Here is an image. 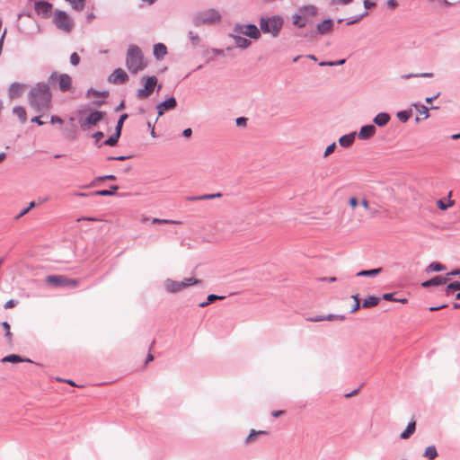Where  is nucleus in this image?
Returning <instances> with one entry per match:
<instances>
[{
  "instance_id": "nucleus-1",
  "label": "nucleus",
  "mask_w": 460,
  "mask_h": 460,
  "mask_svg": "<svg viewBox=\"0 0 460 460\" xmlns=\"http://www.w3.org/2000/svg\"><path fill=\"white\" fill-rule=\"evenodd\" d=\"M29 102L31 106L37 111L49 110L51 104L49 87L45 84H38L35 85L29 94Z\"/></svg>"
},
{
  "instance_id": "nucleus-2",
  "label": "nucleus",
  "mask_w": 460,
  "mask_h": 460,
  "mask_svg": "<svg viewBox=\"0 0 460 460\" xmlns=\"http://www.w3.org/2000/svg\"><path fill=\"white\" fill-rule=\"evenodd\" d=\"M126 66L132 74H137L146 68V63L138 47L129 46L127 52Z\"/></svg>"
},
{
  "instance_id": "nucleus-3",
  "label": "nucleus",
  "mask_w": 460,
  "mask_h": 460,
  "mask_svg": "<svg viewBox=\"0 0 460 460\" xmlns=\"http://www.w3.org/2000/svg\"><path fill=\"white\" fill-rule=\"evenodd\" d=\"M48 285L53 287H69L76 288L79 286V280L76 279H70L65 275H49L45 279Z\"/></svg>"
},
{
  "instance_id": "nucleus-4",
  "label": "nucleus",
  "mask_w": 460,
  "mask_h": 460,
  "mask_svg": "<svg viewBox=\"0 0 460 460\" xmlns=\"http://www.w3.org/2000/svg\"><path fill=\"white\" fill-rule=\"evenodd\" d=\"M53 22L59 30L66 32L71 31L74 27L73 20L66 12L60 10L54 13Z\"/></svg>"
},
{
  "instance_id": "nucleus-5",
  "label": "nucleus",
  "mask_w": 460,
  "mask_h": 460,
  "mask_svg": "<svg viewBox=\"0 0 460 460\" xmlns=\"http://www.w3.org/2000/svg\"><path fill=\"white\" fill-rule=\"evenodd\" d=\"M141 83L143 84V88L137 90V96L138 99L144 100L149 97L155 91L157 85V78L155 75L144 76L141 78Z\"/></svg>"
},
{
  "instance_id": "nucleus-6",
  "label": "nucleus",
  "mask_w": 460,
  "mask_h": 460,
  "mask_svg": "<svg viewBox=\"0 0 460 460\" xmlns=\"http://www.w3.org/2000/svg\"><path fill=\"white\" fill-rule=\"evenodd\" d=\"M261 29L264 33L277 36L282 27V20L279 17L261 20Z\"/></svg>"
},
{
  "instance_id": "nucleus-7",
  "label": "nucleus",
  "mask_w": 460,
  "mask_h": 460,
  "mask_svg": "<svg viewBox=\"0 0 460 460\" xmlns=\"http://www.w3.org/2000/svg\"><path fill=\"white\" fill-rule=\"evenodd\" d=\"M234 33L243 34L252 39H259L261 36L260 30L253 24H238L234 29Z\"/></svg>"
},
{
  "instance_id": "nucleus-8",
  "label": "nucleus",
  "mask_w": 460,
  "mask_h": 460,
  "mask_svg": "<svg viewBox=\"0 0 460 460\" xmlns=\"http://www.w3.org/2000/svg\"><path fill=\"white\" fill-rule=\"evenodd\" d=\"M51 78L58 83V87L62 92L69 91L72 88V79L66 74H53Z\"/></svg>"
},
{
  "instance_id": "nucleus-9",
  "label": "nucleus",
  "mask_w": 460,
  "mask_h": 460,
  "mask_svg": "<svg viewBox=\"0 0 460 460\" xmlns=\"http://www.w3.org/2000/svg\"><path fill=\"white\" fill-rule=\"evenodd\" d=\"M105 116V112L102 111H93L90 113L84 120L81 121L82 128H90L92 126L97 125Z\"/></svg>"
},
{
  "instance_id": "nucleus-10",
  "label": "nucleus",
  "mask_w": 460,
  "mask_h": 460,
  "mask_svg": "<svg viewBox=\"0 0 460 460\" xmlns=\"http://www.w3.org/2000/svg\"><path fill=\"white\" fill-rule=\"evenodd\" d=\"M108 80L111 84H120L128 81V75L122 68H117L109 76Z\"/></svg>"
},
{
  "instance_id": "nucleus-11",
  "label": "nucleus",
  "mask_w": 460,
  "mask_h": 460,
  "mask_svg": "<svg viewBox=\"0 0 460 460\" xmlns=\"http://www.w3.org/2000/svg\"><path fill=\"white\" fill-rule=\"evenodd\" d=\"M27 89V85L20 83H13L10 85L8 89V96L11 100L17 99L21 97L25 90Z\"/></svg>"
},
{
  "instance_id": "nucleus-12",
  "label": "nucleus",
  "mask_w": 460,
  "mask_h": 460,
  "mask_svg": "<svg viewBox=\"0 0 460 460\" xmlns=\"http://www.w3.org/2000/svg\"><path fill=\"white\" fill-rule=\"evenodd\" d=\"M35 11L39 15L47 18L52 11V4L46 1H38L35 3Z\"/></svg>"
},
{
  "instance_id": "nucleus-13",
  "label": "nucleus",
  "mask_w": 460,
  "mask_h": 460,
  "mask_svg": "<svg viewBox=\"0 0 460 460\" xmlns=\"http://www.w3.org/2000/svg\"><path fill=\"white\" fill-rule=\"evenodd\" d=\"M177 105L176 99L173 97H171L164 102L159 103L157 105V113L158 117H161L164 111L173 110Z\"/></svg>"
},
{
  "instance_id": "nucleus-14",
  "label": "nucleus",
  "mask_w": 460,
  "mask_h": 460,
  "mask_svg": "<svg viewBox=\"0 0 460 460\" xmlns=\"http://www.w3.org/2000/svg\"><path fill=\"white\" fill-rule=\"evenodd\" d=\"M376 129L374 125L363 126L358 132V137L363 140L368 139L376 134Z\"/></svg>"
},
{
  "instance_id": "nucleus-15",
  "label": "nucleus",
  "mask_w": 460,
  "mask_h": 460,
  "mask_svg": "<svg viewBox=\"0 0 460 460\" xmlns=\"http://www.w3.org/2000/svg\"><path fill=\"white\" fill-rule=\"evenodd\" d=\"M164 288L166 291L169 293H178L181 291L180 281L173 280L171 279H168L164 281Z\"/></svg>"
},
{
  "instance_id": "nucleus-16",
  "label": "nucleus",
  "mask_w": 460,
  "mask_h": 460,
  "mask_svg": "<svg viewBox=\"0 0 460 460\" xmlns=\"http://www.w3.org/2000/svg\"><path fill=\"white\" fill-rule=\"evenodd\" d=\"M451 195H452V192H449L447 199H438L436 201L437 207L440 210L445 211V210L452 208L455 205V201L453 199H451Z\"/></svg>"
},
{
  "instance_id": "nucleus-17",
  "label": "nucleus",
  "mask_w": 460,
  "mask_h": 460,
  "mask_svg": "<svg viewBox=\"0 0 460 460\" xmlns=\"http://www.w3.org/2000/svg\"><path fill=\"white\" fill-rule=\"evenodd\" d=\"M447 279H448L446 278V277L436 276L433 279L423 282L421 285L424 288H429V287H431V286L444 285V284H446L447 282Z\"/></svg>"
},
{
  "instance_id": "nucleus-18",
  "label": "nucleus",
  "mask_w": 460,
  "mask_h": 460,
  "mask_svg": "<svg viewBox=\"0 0 460 460\" xmlns=\"http://www.w3.org/2000/svg\"><path fill=\"white\" fill-rule=\"evenodd\" d=\"M414 107L418 112V117L416 118L417 121L423 120L429 118V109L426 106L421 104H416L414 105Z\"/></svg>"
},
{
  "instance_id": "nucleus-19",
  "label": "nucleus",
  "mask_w": 460,
  "mask_h": 460,
  "mask_svg": "<svg viewBox=\"0 0 460 460\" xmlns=\"http://www.w3.org/2000/svg\"><path fill=\"white\" fill-rule=\"evenodd\" d=\"M268 434H269V431H267V430L252 429L250 434L248 435V437L245 439V444L249 445V444L253 443L257 439V437L259 435H268Z\"/></svg>"
},
{
  "instance_id": "nucleus-20",
  "label": "nucleus",
  "mask_w": 460,
  "mask_h": 460,
  "mask_svg": "<svg viewBox=\"0 0 460 460\" xmlns=\"http://www.w3.org/2000/svg\"><path fill=\"white\" fill-rule=\"evenodd\" d=\"M389 120L390 116L385 112L378 113L374 119V122L379 127L385 126L389 122Z\"/></svg>"
},
{
  "instance_id": "nucleus-21",
  "label": "nucleus",
  "mask_w": 460,
  "mask_h": 460,
  "mask_svg": "<svg viewBox=\"0 0 460 460\" xmlns=\"http://www.w3.org/2000/svg\"><path fill=\"white\" fill-rule=\"evenodd\" d=\"M167 53V49L163 43H158L154 46V55L157 59H162Z\"/></svg>"
},
{
  "instance_id": "nucleus-22",
  "label": "nucleus",
  "mask_w": 460,
  "mask_h": 460,
  "mask_svg": "<svg viewBox=\"0 0 460 460\" xmlns=\"http://www.w3.org/2000/svg\"><path fill=\"white\" fill-rule=\"evenodd\" d=\"M332 20H324L323 22H321L318 26H317V30L319 31V33L321 34H325V33H328L330 31H332Z\"/></svg>"
},
{
  "instance_id": "nucleus-23",
  "label": "nucleus",
  "mask_w": 460,
  "mask_h": 460,
  "mask_svg": "<svg viewBox=\"0 0 460 460\" xmlns=\"http://www.w3.org/2000/svg\"><path fill=\"white\" fill-rule=\"evenodd\" d=\"M355 140V133L344 135L339 139V143L343 147L350 146Z\"/></svg>"
},
{
  "instance_id": "nucleus-24",
  "label": "nucleus",
  "mask_w": 460,
  "mask_h": 460,
  "mask_svg": "<svg viewBox=\"0 0 460 460\" xmlns=\"http://www.w3.org/2000/svg\"><path fill=\"white\" fill-rule=\"evenodd\" d=\"M233 38H234V42L238 48L246 49L251 44V41L249 40L240 36V34L236 33L235 35H233Z\"/></svg>"
},
{
  "instance_id": "nucleus-25",
  "label": "nucleus",
  "mask_w": 460,
  "mask_h": 460,
  "mask_svg": "<svg viewBox=\"0 0 460 460\" xmlns=\"http://www.w3.org/2000/svg\"><path fill=\"white\" fill-rule=\"evenodd\" d=\"M25 361L31 362L30 359L22 358V357H20L19 355H16V354L8 355L2 358V362H4V363H7V362L20 363V362H25Z\"/></svg>"
},
{
  "instance_id": "nucleus-26",
  "label": "nucleus",
  "mask_w": 460,
  "mask_h": 460,
  "mask_svg": "<svg viewBox=\"0 0 460 460\" xmlns=\"http://www.w3.org/2000/svg\"><path fill=\"white\" fill-rule=\"evenodd\" d=\"M13 113L18 117V119H20V121L22 123H24L26 120H27V113H26V111L23 107L22 106H15L13 109Z\"/></svg>"
},
{
  "instance_id": "nucleus-27",
  "label": "nucleus",
  "mask_w": 460,
  "mask_h": 460,
  "mask_svg": "<svg viewBox=\"0 0 460 460\" xmlns=\"http://www.w3.org/2000/svg\"><path fill=\"white\" fill-rule=\"evenodd\" d=\"M415 426H416V422L413 420V421H411L406 429L401 434V438L402 439H407L408 438H410L415 431Z\"/></svg>"
},
{
  "instance_id": "nucleus-28",
  "label": "nucleus",
  "mask_w": 460,
  "mask_h": 460,
  "mask_svg": "<svg viewBox=\"0 0 460 460\" xmlns=\"http://www.w3.org/2000/svg\"><path fill=\"white\" fill-rule=\"evenodd\" d=\"M379 303V298L376 296H369L366 299H364L362 303V306L364 308H370L377 305Z\"/></svg>"
},
{
  "instance_id": "nucleus-29",
  "label": "nucleus",
  "mask_w": 460,
  "mask_h": 460,
  "mask_svg": "<svg viewBox=\"0 0 460 460\" xmlns=\"http://www.w3.org/2000/svg\"><path fill=\"white\" fill-rule=\"evenodd\" d=\"M222 195L221 193H216V194H205L202 196H195L188 198V200L190 201H196V200H206V199H212L216 198H220Z\"/></svg>"
},
{
  "instance_id": "nucleus-30",
  "label": "nucleus",
  "mask_w": 460,
  "mask_h": 460,
  "mask_svg": "<svg viewBox=\"0 0 460 460\" xmlns=\"http://www.w3.org/2000/svg\"><path fill=\"white\" fill-rule=\"evenodd\" d=\"M446 270V266L439 262H432L426 268V272H433V271H443Z\"/></svg>"
},
{
  "instance_id": "nucleus-31",
  "label": "nucleus",
  "mask_w": 460,
  "mask_h": 460,
  "mask_svg": "<svg viewBox=\"0 0 460 460\" xmlns=\"http://www.w3.org/2000/svg\"><path fill=\"white\" fill-rule=\"evenodd\" d=\"M424 456L429 460H434L438 456L436 447L434 446L428 447L424 452Z\"/></svg>"
},
{
  "instance_id": "nucleus-32",
  "label": "nucleus",
  "mask_w": 460,
  "mask_h": 460,
  "mask_svg": "<svg viewBox=\"0 0 460 460\" xmlns=\"http://www.w3.org/2000/svg\"><path fill=\"white\" fill-rule=\"evenodd\" d=\"M119 189L117 185H113L111 187V190H97L94 192V195L97 196H111L114 195L116 190Z\"/></svg>"
},
{
  "instance_id": "nucleus-33",
  "label": "nucleus",
  "mask_w": 460,
  "mask_h": 460,
  "mask_svg": "<svg viewBox=\"0 0 460 460\" xmlns=\"http://www.w3.org/2000/svg\"><path fill=\"white\" fill-rule=\"evenodd\" d=\"M152 224H170V225H181V221L179 220H172V219H162L154 217L152 219Z\"/></svg>"
},
{
  "instance_id": "nucleus-34",
  "label": "nucleus",
  "mask_w": 460,
  "mask_h": 460,
  "mask_svg": "<svg viewBox=\"0 0 460 460\" xmlns=\"http://www.w3.org/2000/svg\"><path fill=\"white\" fill-rule=\"evenodd\" d=\"M382 271L381 268L373 269L369 270H362L359 271L357 275L358 276H365V277H374L379 274Z\"/></svg>"
},
{
  "instance_id": "nucleus-35",
  "label": "nucleus",
  "mask_w": 460,
  "mask_h": 460,
  "mask_svg": "<svg viewBox=\"0 0 460 460\" xmlns=\"http://www.w3.org/2000/svg\"><path fill=\"white\" fill-rule=\"evenodd\" d=\"M364 6H365V10H368L370 8L375 7L376 6V3L375 2H371L369 0H365L364 1ZM367 14V12L365 11L358 19H356L355 21L349 22V24L354 23L355 22L358 21L359 19H361L362 17H364Z\"/></svg>"
},
{
  "instance_id": "nucleus-36",
  "label": "nucleus",
  "mask_w": 460,
  "mask_h": 460,
  "mask_svg": "<svg viewBox=\"0 0 460 460\" xmlns=\"http://www.w3.org/2000/svg\"><path fill=\"white\" fill-rule=\"evenodd\" d=\"M219 19H220L219 14L215 11H211V12H209V16L203 18L202 21L204 22L212 23V22L219 21Z\"/></svg>"
},
{
  "instance_id": "nucleus-37",
  "label": "nucleus",
  "mask_w": 460,
  "mask_h": 460,
  "mask_svg": "<svg viewBox=\"0 0 460 460\" xmlns=\"http://www.w3.org/2000/svg\"><path fill=\"white\" fill-rule=\"evenodd\" d=\"M455 290H460V282L459 281H454L450 284H448L446 288V294L448 296L452 294Z\"/></svg>"
},
{
  "instance_id": "nucleus-38",
  "label": "nucleus",
  "mask_w": 460,
  "mask_h": 460,
  "mask_svg": "<svg viewBox=\"0 0 460 460\" xmlns=\"http://www.w3.org/2000/svg\"><path fill=\"white\" fill-rule=\"evenodd\" d=\"M76 11H82L84 7V0H66Z\"/></svg>"
},
{
  "instance_id": "nucleus-39",
  "label": "nucleus",
  "mask_w": 460,
  "mask_h": 460,
  "mask_svg": "<svg viewBox=\"0 0 460 460\" xmlns=\"http://www.w3.org/2000/svg\"><path fill=\"white\" fill-rule=\"evenodd\" d=\"M119 136H120V133H119V131H118V130H116V133H115L113 136L110 137L105 141V143H104V144H105V145H107V146H116V145H117V143H118V140H119Z\"/></svg>"
},
{
  "instance_id": "nucleus-40",
  "label": "nucleus",
  "mask_w": 460,
  "mask_h": 460,
  "mask_svg": "<svg viewBox=\"0 0 460 460\" xmlns=\"http://www.w3.org/2000/svg\"><path fill=\"white\" fill-rule=\"evenodd\" d=\"M411 116V111H402L397 113L398 119L402 122H406Z\"/></svg>"
},
{
  "instance_id": "nucleus-41",
  "label": "nucleus",
  "mask_w": 460,
  "mask_h": 460,
  "mask_svg": "<svg viewBox=\"0 0 460 460\" xmlns=\"http://www.w3.org/2000/svg\"><path fill=\"white\" fill-rule=\"evenodd\" d=\"M360 199L357 196H351L348 199V204L352 210L359 205Z\"/></svg>"
},
{
  "instance_id": "nucleus-42",
  "label": "nucleus",
  "mask_w": 460,
  "mask_h": 460,
  "mask_svg": "<svg viewBox=\"0 0 460 460\" xmlns=\"http://www.w3.org/2000/svg\"><path fill=\"white\" fill-rule=\"evenodd\" d=\"M2 326L5 331V337L8 340L9 342L12 341L13 339V333L11 332L10 324L7 322L2 323Z\"/></svg>"
},
{
  "instance_id": "nucleus-43",
  "label": "nucleus",
  "mask_w": 460,
  "mask_h": 460,
  "mask_svg": "<svg viewBox=\"0 0 460 460\" xmlns=\"http://www.w3.org/2000/svg\"><path fill=\"white\" fill-rule=\"evenodd\" d=\"M342 320H344V316H342V315L332 314L324 315V321L332 322V321H342Z\"/></svg>"
},
{
  "instance_id": "nucleus-44",
  "label": "nucleus",
  "mask_w": 460,
  "mask_h": 460,
  "mask_svg": "<svg viewBox=\"0 0 460 460\" xmlns=\"http://www.w3.org/2000/svg\"><path fill=\"white\" fill-rule=\"evenodd\" d=\"M183 280L186 283L188 288L190 287V286H194V285H198V284L201 283L200 279H195L193 277L186 278Z\"/></svg>"
},
{
  "instance_id": "nucleus-45",
  "label": "nucleus",
  "mask_w": 460,
  "mask_h": 460,
  "mask_svg": "<svg viewBox=\"0 0 460 460\" xmlns=\"http://www.w3.org/2000/svg\"><path fill=\"white\" fill-rule=\"evenodd\" d=\"M128 118V114H122L118 121V124H117V127H116V130L119 131V133H121V128H122V126H123V123L124 121L127 119Z\"/></svg>"
},
{
  "instance_id": "nucleus-46",
  "label": "nucleus",
  "mask_w": 460,
  "mask_h": 460,
  "mask_svg": "<svg viewBox=\"0 0 460 460\" xmlns=\"http://www.w3.org/2000/svg\"><path fill=\"white\" fill-rule=\"evenodd\" d=\"M336 148V144L332 143L330 146H328L324 151L323 156L328 157L330 155H332Z\"/></svg>"
},
{
  "instance_id": "nucleus-47",
  "label": "nucleus",
  "mask_w": 460,
  "mask_h": 460,
  "mask_svg": "<svg viewBox=\"0 0 460 460\" xmlns=\"http://www.w3.org/2000/svg\"><path fill=\"white\" fill-rule=\"evenodd\" d=\"M70 62L73 66H77L80 62V57L77 53H72L70 56Z\"/></svg>"
},
{
  "instance_id": "nucleus-48",
  "label": "nucleus",
  "mask_w": 460,
  "mask_h": 460,
  "mask_svg": "<svg viewBox=\"0 0 460 460\" xmlns=\"http://www.w3.org/2000/svg\"><path fill=\"white\" fill-rule=\"evenodd\" d=\"M411 76L432 77L433 74L432 73H423V74H420V75H404L402 77L404 78V79H408V78H410Z\"/></svg>"
},
{
  "instance_id": "nucleus-49",
  "label": "nucleus",
  "mask_w": 460,
  "mask_h": 460,
  "mask_svg": "<svg viewBox=\"0 0 460 460\" xmlns=\"http://www.w3.org/2000/svg\"><path fill=\"white\" fill-rule=\"evenodd\" d=\"M294 23L298 27L305 26V20L300 16L296 17Z\"/></svg>"
},
{
  "instance_id": "nucleus-50",
  "label": "nucleus",
  "mask_w": 460,
  "mask_h": 460,
  "mask_svg": "<svg viewBox=\"0 0 460 460\" xmlns=\"http://www.w3.org/2000/svg\"><path fill=\"white\" fill-rule=\"evenodd\" d=\"M306 321L311 322V323L323 322V321H324V315L308 317V318H306Z\"/></svg>"
},
{
  "instance_id": "nucleus-51",
  "label": "nucleus",
  "mask_w": 460,
  "mask_h": 460,
  "mask_svg": "<svg viewBox=\"0 0 460 460\" xmlns=\"http://www.w3.org/2000/svg\"><path fill=\"white\" fill-rule=\"evenodd\" d=\"M359 205L363 207L367 211L370 208V204L367 199L363 198L359 201Z\"/></svg>"
},
{
  "instance_id": "nucleus-52",
  "label": "nucleus",
  "mask_w": 460,
  "mask_h": 460,
  "mask_svg": "<svg viewBox=\"0 0 460 460\" xmlns=\"http://www.w3.org/2000/svg\"><path fill=\"white\" fill-rule=\"evenodd\" d=\"M17 302L13 299H10L8 300L5 304H4V308L5 309H11L13 307H14L16 305Z\"/></svg>"
},
{
  "instance_id": "nucleus-53",
  "label": "nucleus",
  "mask_w": 460,
  "mask_h": 460,
  "mask_svg": "<svg viewBox=\"0 0 460 460\" xmlns=\"http://www.w3.org/2000/svg\"><path fill=\"white\" fill-rule=\"evenodd\" d=\"M224 296H217V295H209L207 298L208 300V303H213L214 301L216 300H218V299H223Z\"/></svg>"
},
{
  "instance_id": "nucleus-54",
  "label": "nucleus",
  "mask_w": 460,
  "mask_h": 460,
  "mask_svg": "<svg viewBox=\"0 0 460 460\" xmlns=\"http://www.w3.org/2000/svg\"><path fill=\"white\" fill-rule=\"evenodd\" d=\"M353 298L355 300V305H353V308L351 309L352 313L356 312L359 308L358 296V295L353 296Z\"/></svg>"
},
{
  "instance_id": "nucleus-55",
  "label": "nucleus",
  "mask_w": 460,
  "mask_h": 460,
  "mask_svg": "<svg viewBox=\"0 0 460 460\" xmlns=\"http://www.w3.org/2000/svg\"><path fill=\"white\" fill-rule=\"evenodd\" d=\"M246 119L243 117H240L236 119V125L239 127H244L246 125Z\"/></svg>"
},
{
  "instance_id": "nucleus-56",
  "label": "nucleus",
  "mask_w": 460,
  "mask_h": 460,
  "mask_svg": "<svg viewBox=\"0 0 460 460\" xmlns=\"http://www.w3.org/2000/svg\"><path fill=\"white\" fill-rule=\"evenodd\" d=\"M50 122L51 123L62 124L63 123V119L61 118L58 117V116H51Z\"/></svg>"
},
{
  "instance_id": "nucleus-57",
  "label": "nucleus",
  "mask_w": 460,
  "mask_h": 460,
  "mask_svg": "<svg viewBox=\"0 0 460 460\" xmlns=\"http://www.w3.org/2000/svg\"><path fill=\"white\" fill-rule=\"evenodd\" d=\"M383 299L389 300V301H394V295L392 293L384 294Z\"/></svg>"
},
{
  "instance_id": "nucleus-58",
  "label": "nucleus",
  "mask_w": 460,
  "mask_h": 460,
  "mask_svg": "<svg viewBox=\"0 0 460 460\" xmlns=\"http://www.w3.org/2000/svg\"><path fill=\"white\" fill-rule=\"evenodd\" d=\"M332 2L336 4H348L352 2V0H332Z\"/></svg>"
},
{
  "instance_id": "nucleus-59",
  "label": "nucleus",
  "mask_w": 460,
  "mask_h": 460,
  "mask_svg": "<svg viewBox=\"0 0 460 460\" xmlns=\"http://www.w3.org/2000/svg\"><path fill=\"white\" fill-rule=\"evenodd\" d=\"M367 211L370 217H376L379 214V211L377 209L372 208H370Z\"/></svg>"
},
{
  "instance_id": "nucleus-60",
  "label": "nucleus",
  "mask_w": 460,
  "mask_h": 460,
  "mask_svg": "<svg viewBox=\"0 0 460 460\" xmlns=\"http://www.w3.org/2000/svg\"><path fill=\"white\" fill-rule=\"evenodd\" d=\"M387 5H388L389 8L394 9V8H395L397 6V3H396L395 0H389L387 2Z\"/></svg>"
},
{
  "instance_id": "nucleus-61",
  "label": "nucleus",
  "mask_w": 460,
  "mask_h": 460,
  "mask_svg": "<svg viewBox=\"0 0 460 460\" xmlns=\"http://www.w3.org/2000/svg\"><path fill=\"white\" fill-rule=\"evenodd\" d=\"M182 134L185 137H190L192 134V130H191V128H186L183 130Z\"/></svg>"
},
{
  "instance_id": "nucleus-62",
  "label": "nucleus",
  "mask_w": 460,
  "mask_h": 460,
  "mask_svg": "<svg viewBox=\"0 0 460 460\" xmlns=\"http://www.w3.org/2000/svg\"><path fill=\"white\" fill-rule=\"evenodd\" d=\"M284 412H285L284 411H272V413H271V414H272V416H273L274 418H278V417H279V416L283 415V414H284Z\"/></svg>"
},
{
  "instance_id": "nucleus-63",
  "label": "nucleus",
  "mask_w": 460,
  "mask_h": 460,
  "mask_svg": "<svg viewBox=\"0 0 460 460\" xmlns=\"http://www.w3.org/2000/svg\"><path fill=\"white\" fill-rule=\"evenodd\" d=\"M93 137L99 141L101 140L102 137H103V133L99 131V132H96L94 135H93Z\"/></svg>"
},
{
  "instance_id": "nucleus-64",
  "label": "nucleus",
  "mask_w": 460,
  "mask_h": 460,
  "mask_svg": "<svg viewBox=\"0 0 460 460\" xmlns=\"http://www.w3.org/2000/svg\"><path fill=\"white\" fill-rule=\"evenodd\" d=\"M31 122H35L38 125H43L44 122L40 120V117H34L31 119Z\"/></svg>"
}]
</instances>
